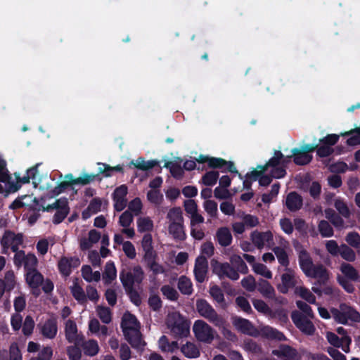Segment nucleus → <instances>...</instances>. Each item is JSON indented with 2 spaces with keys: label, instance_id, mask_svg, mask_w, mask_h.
I'll return each instance as SVG.
<instances>
[{
  "label": "nucleus",
  "instance_id": "obj_1",
  "mask_svg": "<svg viewBox=\"0 0 360 360\" xmlns=\"http://www.w3.org/2000/svg\"><path fill=\"white\" fill-rule=\"evenodd\" d=\"M299 265L307 277L316 279V285H324L329 280V271L322 264L313 263L310 254L305 249L298 253Z\"/></svg>",
  "mask_w": 360,
  "mask_h": 360
},
{
  "label": "nucleus",
  "instance_id": "obj_2",
  "mask_svg": "<svg viewBox=\"0 0 360 360\" xmlns=\"http://www.w3.org/2000/svg\"><path fill=\"white\" fill-rule=\"evenodd\" d=\"M167 326L170 329L171 334L175 338H185L190 333V323L179 313L169 316Z\"/></svg>",
  "mask_w": 360,
  "mask_h": 360
},
{
  "label": "nucleus",
  "instance_id": "obj_3",
  "mask_svg": "<svg viewBox=\"0 0 360 360\" xmlns=\"http://www.w3.org/2000/svg\"><path fill=\"white\" fill-rule=\"evenodd\" d=\"M195 307L196 311L200 316L206 319L216 326L221 327L224 326V319L217 314L213 307L206 300L198 299Z\"/></svg>",
  "mask_w": 360,
  "mask_h": 360
},
{
  "label": "nucleus",
  "instance_id": "obj_4",
  "mask_svg": "<svg viewBox=\"0 0 360 360\" xmlns=\"http://www.w3.org/2000/svg\"><path fill=\"white\" fill-rule=\"evenodd\" d=\"M143 277L144 273L140 266H134L133 272L123 269L120 273V279L124 290L134 288L135 284H141Z\"/></svg>",
  "mask_w": 360,
  "mask_h": 360
},
{
  "label": "nucleus",
  "instance_id": "obj_5",
  "mask_svg": "<svg viewBox=\"0 0 360 360\" xmlns=\"http://www.w3.org/2000/svg\"><path fill=\"white\" fill-rule=\"evenodd\" d=\"M210 264L212 273L220 279L228 278L232 281H236L239 278V274L228 262H220L216 259H212Z\"/></svg>",
  "mask_w": 360,
  "mask_h": 360
},
{
  "label": "nucleus",
  "instance_id": "obj_6",
  "mask_svg": "<svg viewBox=\"0 0 360 360\" xmlns=\"http://www.w3.org/2000/svg\"><path fill=\"white\" fill-rule=\"evenodd\" d=\"M196 339L202 342L210 343L214 340V330L203 320H196L193 326Z\"/></svg>",
  "mask_w": 360,
  "mask_h": 360
},
{
  "label": "nucleus",
  "instance_id": "obj_7",
  "mask_svg": "<svg viewBox=\"0 0 360 360\" xmlns=\"http://www.w3.org/2000/svg\"><path fill=\"white\" fill-rule=\"evenodd\" d=\"M291 319L295 326L303 333L311 335L315 332V327L311 321H310L302 313L295 310L291 313Z\"/></svg>",
  "mask_w": 360,
  "mask_h": 360
},
{
  "label": "nucleus",
  "instance_id": "obj_8",
  "mask_svg": "<svg viewBox=\"0 0 360 360\" xmlns=\"http://www.w3.org/2000/svg\"><path fill=\"white\" fill-rule=\"evenodd\" d=\"M24 236L22 233H15L11 230H6L0 239L2 254H8L11 245L17 243H23Z\"/></svg>",
  "mask_w": 360,
  "mask_h": 360
},
{
  "label": "nucleus",
  "instance_id": "obj_9",
  "mask_svg": "<svg viewBox=\"0 0 360 360\" xmlns=\"http://www.w3.org/2000/svg\"><path fill=\"white\" fill-rule=\"evenodd\" d=\"M208 271V262L206 257L199 255L195 262L193 273L197 282L202 283L205 281Z\"/></svg>",
  "mask_w": 360,
  "mask_h": 360
},
{
  "label": "nucleus",
  "instance_id": "obj_10",
  "mask_svg": "<svg viewBox=\"0 0 360 360\" xmlns=\"http://www.w3.org/2000/svg\"><path fill=\"white\" fill-rule=\"evenodd\" d=\"M80 265V260L76 257H62L58 262V269L60 273L64 276H68L72 272V269L78 267Z\"/></svg>",
  "mask_w": 360,
  "mask_h": 360
},
{
  "label": "nucleus",
  "instance_id": "obj_11",
  "mask_svg": "<svg viewBox=\"0 0 360 360\" xmlns=\"http://www.w3.org/2000/svg\"><path fill=\"white\" fill-rule=\"evenodd\" d=\"M65 335L66 340L70 343L79 345L84 341L83 335H79L77 333L76 323L71 319L68 320L65 323Z\"/></svg>",
  "mask_w": 360,
  "mask_h": 360
},
{
  "label": "nucleus",
  "instance_id": "obj_12",
  "mask_svg": "<svg viewBox=\"0 0 360 360\" xmlns=\"http://www.w3.org/2000/svg\"><path fill=\"white\" fill-rule=\"evenodd\" d=\"M326 338L328 342L336 348L341 347L342 349L347 353L349 352V345L352 342V339L348 335L339 338L335 333L333 332H328Z\"/></svg>",
  "mask_w": 360,
  "mask_h": 360
},
{
  "label": "nucleus",
  "instance_id": "obj_13",
  "mask_svg": "<svg viewBox=\"0 0 360 360\" xmlns=\"http://www.w3.org/2000/svg\"><path fill=\"white\" fill-rule=\"evenodd\" d=\"M285 271L281 276V284L277 286L278 290L283 294H286L289 289L293 288L296 285L294 271L290 268H286Z\"/></svg>",
  "mask_w": 360,
  "mask_h": 360
},
{
  "label": "nucleus",
  "instance_id": "obj_14",
  "mask_svg": "<svg viewBox=\"0 0 360 360\" xmlns=\"http://www.w3.org/2000/svg\"><path fill=\"white\" fill-rule=\"evenodd\" d=\"M273 354L283 360H301V355L297 350L288 345H281L278 349L273 350Z\"/></svg>",
  "mask_w": 360,
  "mask_h": 360
},
{
  "label": "nucleus",
  "instance_id": "obj_15",
  "mask_svg": "<svg viewBox=\"0 0 360 360\" xmlns=\"http://www.w3.org/2000/svg\"><path fill=\"white\" fill-rule=\"evenodd\" d=\"M41 335L48 339H53L58 332V323L55 318L47 319L42 325L39 324Z\"/></svg>",
  "mask_w": 360,
  "mask_h": 360
},
{
  "label": "nucleus",
  "instance_id": "obj_16",
  "mask_svg": "<svg viewBox=\"0 0 360 360\" xmlns=\"http://www.w3.org/2000/svg\"><path fill=\"white\" fill-rule=\"evenodd\" d=\"M251 240L252 243L258 248L261 249L264 246L265 243L273 241V234L271 231L259 232L254 231L251 233Z\"/></svg>",
  "mask_w": 360,
  "mask_h": 360
},
{
  "label": "nucleus",
  "instance_id": "obj_17",
  "mask_svg": "<svg viewBox=\"0 0 360 360\" xmlns=\"http://www.w3.org/2000/svg\"><path fill=\"white\" fill-rule=\"evenodd\" d=\"M120 326L124 335H127L128 331L130 332L137 330L136 326L139 327V323L134 314L127 312L122 316Z\"/></svg>",
  "mask_w": 360,
  "mask_h": 360
},
{
  "label": "nucleus",
  "instance_id": "obj_18",
  "mask_svg": "<svg viewBox=\"0 0 360 360\" xmlns=\"http://www.w3.org/2000/svg\"><path fill=\"white\" fill-rule=\"evenodd\" d=\"M56 210V212L53 217L52 222L54 224H59L67 217L70 212L69 203L66 198H61V203L59 204Z\"/></svg>",
  "mask_w": 360,
  "mask_h": 360
},
{
  "label": "nucleus",
  "instance_id": "obj_19",
  "mask_svg": "<svg viewBox=\"0 0 360 360\" xmlns=\"http://www.w3.org/2000/svg\"><path fill=\"white\" fill-rule=\"evenodd\" d=\"M25 281L30 288H39L44 281V276L37 269L25 272Z\"/></svg>",
  "mask_w": 360,
  "mask_h": 360
},
{
  "label": "nucleus",
  "instance_id": "obj_20",
  "mask_svg": "<svg viewBox=\"0 0 360 360\" xmlns=\"http://www.w3.org/2000/svg\"><path fill=\"white\" fill-rule=\"evenodd\" d=\"M168 232L172 235L175 240L184 241L186 239L184 222L169 223L168 226Z\"/></svg>",
  "mask_w": 360,
  "mask_h": 360
},
{
  "label": "nucleus",
  "instance_id": "obj_21",
  "mask_svg": "<svg viewBox=\"0 0 360 360\" xmlns=\"http://www.w3.org/2000/svg\"><path fill=\"white\" fill-rule=\"evenodd\" d=\"M302 204V198L297 192L292 191L287 195L285 206L290 211L296 212L300 210Z\"/></svg>",
  "mask_w": 360,
  "mask_h": 360
},
{
  "label": "nucleus",
  "instance_id": "obj_22",
  "mask_svg": "<svg viewBox=\"0 0 360 360\" xmlns=\"http://www.w3.org/2000/svg\"><path fill=\"white\" fill-rule=\"evenodd\" d=\"M215 240L221 247L230 245L233 240L232 234L228 227H220L217 229Z\"/></svg>",
  "mask_w": 360,
  "mask_h": 360
},
{
  "label": "nucleus",
  "instance_id": "obj_23",
  "mask_svg": "<svg viewBox=\"0 0 360 360\" xmlns=\"http://www.w3.org/2000/svg\"><path fill=\"white\" fill-rule=\"evenodd\" d=\"M340 271L344 275V278L353 282L360 281L359 273L349 263L342 262L340 266Z\"/></svg>",
  "mask_w": 360,
  "mask_h": 360
},
{
  "label": "nucleus",
  "instance_id": "obj_24",
  "mask_svg": "<svg viewBox=\"0 0 360 360\" xmlns=\"http://www.w3.org/2000/svg\"><path fill=\"white\" fill-rule=\"evenodd\" d=\"M256 289L265 298L273 299L275 297V290L266 280L260 278L257 281Z\"/></svg>",
  "mask_w": 360,
  "mask_h": 360
},
{
  "label": "nucleus",
  "instance_id": "obj_25",
  "mask_svg": "<svg viewBox=\"0 0 360 360\" xmlns=\"http://www.w3.org/2000/svg\"><path fill=\"white\" fill-rule=\"evenodd\" d=\"M291 152L293 156V162L297 165H306L312 160V155L304 153L297 148H292Z\"/></svg>",
  "mask_w": 360,
  "mask_h": 360
},
{
  "label": "nucleus",
  "instance_id": "obj_26",
  "mask_svg": "<svg viewBox=\"0 0 360 360\" xmlns=\"http://www.w3.org/2000/svg\"><path fill=\"white\" fill-rule=\"evenodd\" d=\"M233 324L239 331L244 334L251 335L255 329L251 321L241 317H236L233 321Z\"/></svg>",
  "mask_w": 360,
  "mask_h": 360
},
{
  "label": "nucleus",
  "instance_id": "obj_27",
  "mask_svg": "<svg viewBox=\"0 0 360 360\" xmlns=\"http://www.w3.org/2000/svg\"><path fill=\"white\" fill-rule=\"evenodd\" d=\"M134 165V167L141 171H148L155 166H159V162L156 160L146 161L143 158H139L136 162L131 161L129 166Z\"/></svg>",
  "mask_w": 360,
  "mask_h": 360
},
{
  "label": "nucleus",
  "instance_id": "obj_28",
  "mask_svg": "<svg viewBox=\"0 0 360 360\" xmlns=\"http://www.w3.org/2000/svg\"><path fill=\"white\" fill-rule=\"evenodd\" d=\"M117 277V270L113 262L108 261L105 266L103 278L105 284H110Z\"/></svg>",
  "mask_w": 360,
  "mask_h": 360
},
{
  "label": "nucleus",
  "instance_id": "obj_29",
  "mask_svg": "<svg viewBox=\"0 0 360 360\" xmlns=\"http://www.w3.org/2000/svg\"><path fill=\"white\" fill-rule=\"evenodd\" d=\"M126 340L132 347L139 349L146 344H142V338L140 331L137 329L133 331L127 332V335H124Z\"/></svg>",
  "mask_w": 360,
  "mask_h": 360
},
{
  "label": "nucleus",
  "instance_id": "obj_30",
  "mask_svg": "<svg viewBox=\"0 0 360 360\" xmlns=\"http://www.w3.org/2000/svg\"><path fill=\"white\" fill-rule=\"evenodd\" d=\"M181 351L185 356L190 359L198 358L200 355V350L196 345L190 342L183 345Z\"/></svg>",
  "mask_w": 360,
  "mask_h": 360
},
{
  "label": "nucleus",
  "instance_id": "obj_31",
  "mask_svg": "<svg viewBox=\"0 0 360 360\" xmlns=\"http://www.w3.org/2000/svg\"><path fill=\"white\" fill-rule=\"evenodd\" d=\"M177 287L183 295H190L193 292L192 283L186 276H180L177 283Z\"/></svg>",
  "mask_w": 360,
  "mask_h": 360
},
{
  "label": "nucleus",
  "instance_id": "obj_32",
  "mask_svg": "<svg viewBox=\"0 0 360 360\" xmlns=\"http://www.w3.org/2000/svg\"><path fill=\"white\" fill-rule=\"evenodd\" d=\"M65 178L68 179V181H63L58 184L57 186H56L52 190V193L54 195H58L59 194L64 192L68 187L72 185H75L74 183V178L72 174H68L65 176Z\"/></svg>",
  "mask_w": 360,
  "mask_h": 360
},
{
  "label": "nucleus",
  "instance_id": "obj_33",
  "mask_svg": "<svg viewBox=\"0 0 360 360\" xmlns=\"http://www.w3.org/2000/svg\"><path fill=\"white\" fill-rule=\"evenodd\" d=\"M340 309L343 311L347 321L350 320L354 322L360 321V314L354 308L347 305L346 304H342L340 307Z\"/></svg>",
  "mask_w": 360,
  "mask_h": 360
},
{
  "label": "nucleus",
  "instance_id": "obj_34",
  "mask_svg": "<svg viewBox=\"0 0 360 360\" xmlns=\"http://www.w3.org/2000/svg\"><path fill=\"white\" fill-rule=\"evenodd\" d=\"M164 167L169 169L172 176L175 179H180L184 174L183 167L176 162L171 161L166 162L164 165Z\"/></svg>",
  "mask_w": 360,
  "mask_h": 360
},
{
  "label": "nucleus",
  "instance_id": "obj_35",
  "mask_svg": "<svg viewBox=\"0 0 360 360\" xmlns=\"http://www.w3.org/2000/svg\"><path fill=\"white\" fill-rule=\"evenodd\" d=\"M167 219L169 220V224L172 222H184L183 212L181 207H174L171 208L167 212Z\"/></svg>",
  "mask_w": 360,
  "mask_h": 360
},
{
  "label": "nucleus",
  "instance_id": "obj_36",
  "mask_svg": "<svg viewBox=\"0 0 360 360\" xmlns=\"http://www.w3.org/2000/svg\"><path fill=\"white\" fill-rule=\"evenodd\" d=\"M198 163H207L210 168L215 169L216 167H219L221 162H223L221 158L209 157L204 155H200L195 160Z\"/></svg>",
  "mask_w": 360,
  "mask_h": 360
},
{
  "label": "nucleus",
  "instance_id": "obj_37",
  "mask_svg": "<svg viewBox=\"0 0 360 360\" xmlns=\"http://www.w3.org/2000/svg\"><path fill=\"white\" fill-rule=\"evenodd\" d=\"M82 347L84 354L90 356L96 355L99 351L98 342L95 340H89L87 342H84L82 345Z\"/></svg>",
  "mask_w": 360,
  "mask_h": 360
},
{
  "label": "nucleus",
  "instance_id": "obj_38",
  "mask_svg": "<svg viewBox=\"0 0 360 360\" xmlns=\"http://www.w3.org/2000/svg\"><path fill=\"white\" fill-rule=\"evenodd\" d=\"M273 251L276 255L279 264L281 266L285 267V269L288 268V266L289 265L290 262L286 251L283 248L278 246L275 247L273 249Z\"/></svg>",
  "mask_w": 360,
  "mask_h": 360
},
{
  "label": "nucleus",
  "instance_id": "obj_39",
  "mask_svg": "<svg viewBox=\"0 0 360 360\" xmlns=\"http://www.w3.org/2000/svg\"><path fill=\"white\" fill-rule=\"evenodd\" d=\"M71 293L74 298L79 303H84L86 301V296L83 288L76 282L70 288Z\"/></svg>",
  "mask_w": 360,
  "mask_h": 360
},
{
  "label": "nucleus",
  "instance_id": "obj_40",
  "mask_svg": "<svg viewBox=\"0 0 360 360\" xmlns=\"http://www.w3.org/2000/svg\"><path fill=\"white\" fill-rule=\"evenodd\" d=\"M295 293L298 294L300 297L306 300L309 304L316 303V297L308 288L305 287H297L295 288Z\"/></svg>",
  "mask_w": 360,
  "mask_h": 360
},
{
  "label": "nucleus",
  "instance_id": "obj_41",
  "mask_svg": "<svg viewBox=\"0 0 360 360\" xmlns=\"http://www.w3.org/2000/svg\"><path fill=\"white\" fill-rule=\"evenodd\" d=\"M219 176V174L217 171L207 172L202 177V182L206 186H212L217 184Z\"/></svg>",
  "mask_w": 360,
  "mask_h": 360
},
{
  "label": "nucleus",
  "instance_id": "obj_42",
  "mask_svg": "<svg viewBox=\"0 0 360 360\" xmlns=\"http://www.w3.org/2000/svg\"><path fill=\"white\" fill-rule=\"evenodd\" d=\"M340 255L343 259L349 262H352L356 260L355 252L346 244L341 245Z\"/></svg>",
  "mask_w": 360,
  "mask_h": 360
},
{
  "label": "nucleus",
  "instance_id": "obj_43",
  "mask_svg": "<svg viewBox=\"0 0 360 360\" xmlns=\"http://www.w3.org/2000/svg\"><path fill=\"white\" fill-rule=\"evenodd\" d=\"M283 158L284 155L280 150H275L274 157L270 158L269 161L262 166L265 170H267L269 167L273 168L278 167L281 165V160Z\"/></svg>",
  "mask_w": 360,
  "mask_h": 360
},
{
  "label": "nucleus",
  "instance_id": "obj_44",
  "mask_svg": "<svg viewBox=\"0 0 360 360\" xmlns=\"http://www.w3.org/2000/svg\"><path fill=\"white\" fill-rule=\"evenodd\" d=\"M222 162H221L219 167H216L215 169H222L223 172H229L231 173L238 174V176L240 179H243V176L240 173H239L235 167V165L233 162L227 161L223 158H221Z\"/></svg>",
  "mask_w": 360,
  "mask_h": 360
},
{
  "label": "nucleus",
  "instance_id": "obj_45",
  "mask_svg": "<svg viewBox=\"0 0 360 360\" xmlns=\"http://www.w3.org/2000/svg\"><path fill=\"white\" fill-rule=\"evenodd\" d=\"M318 229L322 237H331L334 231L330 224L326 220H321L318 225Z\"/></svg>",
  "mask_w": 360,
  "mask_h": 360
},
{
  "label": "nucleus",
  "instance_id": "obj_46",
  "mask_svg": "<svg viewBox=\"0 0 360 360\" xmlns=\"http://www.w3.org/2000/svg\"><path fill=\"white\" fill-rule=\"evenodd\" d=\"M162 295L169 300L176 301L179 298L178 292L169 285H164L160 289Z\"/></svg>",
  "mask_w": 360,
  "mask_h": 360
},
{
  "label": "nucleus",
  "instance_id": "obj_47",
  "mask_svg": "<svg viewBox=\"0 0 360 360\" xmlns=\"http://www.w3.org/2000/svg\"><path fill=\"white\" fill-rule=\"evenodd\" d=\"M231 263L236 267L237 272L240 271L242 274H246L248 271V266L243 259L238 255H234L231 258Z\"/></svg>",
  "mask_w": 360,
  "mask_h": 360
},
{
  "label": "nucleus",
  "instance_id": "obj_48",
  "mask_svg": "<svg viewBox=\"0 0 360 360\" xmlns=\"http://www.w3.org/2000/svg\"><path fill=\"white\" fill-rule=\"evenodd\" d=\"M97 313L101 321L104 323H109L112 320L111 311L108 307L99 306L97 308Z\"/></svg>",
  "mask_w": 360,
  "mask_h": 360
},
{
  "label": "nucleus",
  "instance_id": "obj_49",
  "mask_svg": "<svg viewBox=\"0 0 360 360\" xmlns=\"http://www.w3.org/2000/svg\"><path fill=\"white\" fill-rule=\"evenodd\" d=\"M38 264V259L36 255L34 253L29 252L27 254V259L25 264V272H27L32 271L33 269H37Z\"/></svg>",
  "mask_w": 360,
  "mask_h": 360
},
{
  "label": "nucleus",
  "instance_id": "obj_50",
  "mask_svg": "<svg viewBox=\"0 0 360 360\" xmlns=\"http://www.w3.org/2000/svg\"><path fill=\"white\" fill-rule=\"evenodd\" d=\"M34 324L33 318L31 316L27 315L22 324V331L24 335L30 336L32 333Z\"/></svg>",
  "mask_w": 360,
  "mask_h": 360
},
{
  "label": "nucleus",
  "instance_id": "obj_51",
  "mask_svg": "<svg viewBox=\"0 0 360 360\" xmlns=\"http://www.w3.org/2000/svg\"><path fill=\"white\" fill-rule=\"evenodd\" d=\"M345 240L352 248H360V235L357 232L352 231L348 233Z\"/></svg>",
  "mask_w": 360,
  "mask_h": 360
},
{
  "label": "nucleus",
  "instance_id": "obj_52",
  "mask_svg": "<svg viewBox=\"0 0 360 360\" xmlns=\"http://www.w3.org/2000/svg\"><path fill=\"white\" fill-rule=\"evenodd\" d=\"M137 226L139 232H146L152 230L153 224L149 218H139L137 221Z\"/></svg>",
  "mask_w": 360,
  "mask_h": 360
},
{
  "label": "nucleus",
  "instance_id": "obj_53",
  "mask_svg": "<svg viewBox=\"0 0 360 360\" xmlns=\"http://www.w3.org/2000/svg\"><path fill=\"white\" fill-rule=\"evenodd\" d=\"M242 286L249 292H253L257 288V282L252 276H248L241 280Z\"/></svg>",
  "mask_w": 360,
  "mask_h": 360
},
{
  "label": "nucleus",
  "instance_id": "obj_54",
  "mask_svg": "<svg viewBox=\"0 0 360 360\" xmlns=\"http://www.w3.org/2000/svg\"><path fill=\"white\" fill-rule=\"evenodd\" d=\"M338 282L340 285L348 293H354L355 291L354 285L352 283L351 281L344 278L343 276H338L337 278Z\"/></svg>",
  "mask_w": 360,
  "mask_h": 360
},
{
  "label": "nucleus",
  "instance_id": "obj_55",
  "mask_svg": "<svg viewBox=\"0 0 360 360\" xmlns=\"http://www.w3.org/2000/svg\"><path fill=\"white\" fill-rule=\"evenodd\" d=\"M253 270L256 274L263 276L264 277H265L266 278H272V273L263 264H261V263L254 264Z\"/></svg>",
  "mask_w": 360,
  "mask_h": 360
},
{
  "label": "nucleus",
  "instance_id": "obj_56",
  "mask_svg": "<svg viewBox=\"0 0 360 360\" xmlns=\"http://www.w3.org/2000/svg\"><path fill=\"white\" fill-rule=\"evenodd\" d=\"M204 208L211 217H215L217 214V203L211 200H207L204 202Z\"/></svg>",
  "mask_w": 360,
  "mask_h": 360
},
{
  "label": "nucleus",
  "instance_id": "obj_57",
  "mask_svg": "<svg viewBox=\"0 0 360 360\" xmlns=\"http://www.w3.org/2000/svg\"><path fill=\"white\" fill-rule=\"evenodd\" d=\"M236 304L245 313L250 314L252 312L251 306L248 300L243 296H238L236 298Z\"/></svg>",
  "mask_w": 360,
  "mask_h": 360
},
{
  "label": "nucleus",
  "instance_id": "obj_58",
  "mask_svg": "<svg viewBox=\"0 0 360 360\" xmlns=\"http://www.w3.org/2000/svg\"><path fill=\"white\" fill-rule=\"evenodd\" d=\"M252 304L256 310L259 312L263 313L264 314H268L271 312V309L268 306V304L262 300H253Z\"/></svg>",
  "mask_w": 360,
  "mask_h": 360
},
{
  "label": "nucleus",
  "instance_id": "obj_59",
  "mask_svg": "<svg viewBox=\"0 0 360 360\" xmlns=\"http://www.w3.org/2000/svg\"><path fill=\"white\" fill-rule=\"evenodd\" d=\"M5 283L6 284L7 291H11L15 285V276L13 271H7L4 276Z\"/></svg>",
  "mask_w": 360,
  "mask_h": 360
},
{
  "label": "nucleus",
  "instance_id": "obj_60",
  "mask_svg": "<svg viewBox=\"0 0 360 360\" xmlns=\"http://www.w3.org/2000/svg\"><path fill=\"white\" fill-rule=\"evenodd\" d=\"M210 295L218 303L224 302V295L221 289L218 285H214L210 289Z\"/></svg>",
  "mask_w": 360,
  "mask_h": 360
},
{
  "label": "nucleus",
  "instance_id": "obj_61",
  "mask_svg": "<svg viewBox=\"0 0 360 360\" xmlns=\"http://www.w3.org/2000/svg\"><path fill=\"white\" fill-rule=\"evenodd\" d=\"M335 207L339 213L344 217L348 218L350 216V212L347 205L341 200L338 199L335 201Z\"/></svg>",
  "mask_w": 360,
  "mask_h": 360
},
{
  "label": "nucleus",
  "instance_id": "obj_62",
  "mask_svg": "<svg viewBox=\"0 0 360 360\" xmlns=\"http://www.w3.org/2000/svg\"><path fill=\"white\" fill-rule=\"evenodd\" d=\"M326 248L328 253L332 256H337L341 250V245L338 246V243L335 240H328L326 243Z\"/></svg>",
  "mask_w": 360,
  "mask_h": 360
},
{
  "label": "nucleus",
  "instance_id": "obj_63",
  "mask_svg": "<svg viewBox=\"0 0 360 360\" xmlns=\"http://www.w3.org/2000/svg\"><path fill=\"white\" fill-rule=\"evenodd\" d=\"M9 360H22L21 352L17 343H12L10 346Z\"/></svg>",
  "mask_w": 360,
  "mask_h": 360
},
{
  "label": "nucleus",
  "instance_id": "obj_64",
  "mask_svg": "<svg viewBox=\"0 0 360 360\" xmlns=\"http://www.w3.org/2000/svg\"><path fill=\"white\" fill-rule=\"evenodd\" d=\"M67 353L70 360H80L82 357V352L77 345L70 346L68 347Z\"/></svg>",
  "mask_w": 360,
  "mask_h": 360
}]
</instances>
